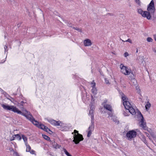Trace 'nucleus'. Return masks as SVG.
Masks as SVG:
<instances>
[{
  "instance_id": "obj_1",
  "label": "nucleus",
  "mask_w": 156,
  "mask_h": 156,
  "mask_svg": "<svg viewBox=\"0 0 156 156\" xmlns=\"http://www.w3.org/2000/svg\"><path fill=\"white\" fill-rule=\"evenodd\" d=\"M2 106L3 108L6 110L11 111L15 113L23 115L30 120L34 125L36 126L39 128L42 129L45 131L49 132L50 130L47 127L44 125L39 123L38 122L35 120L33 117L29 112L26 110H23L22 112L16 107L13 105L9 106L6 104H2Z\"/></svg>"
},
{
  "instance_id": "obj_2",
  "label": "nucleus",
  "mask_w": 156,
  "mask_h": 156,
  "mask_svg": "<svg viewBox=\"0 0 156 156\" xmlns=\"http://www.w3.org/2000/svg\"><path fill=\"white\" fill-rule=\"evenodd\" d=\"M147 10V11H143L141 9H137V11L138 13L141 15L143 17L146 18L148 20H150L151 16L154 15L155 11L154 2L153 0L148 5Z\"/></svg>"
},
{
  "instance_id": "obj_3",
  "label": "nucleus",
  "mask_w": 156,
  "mask_h": 156,
  "mask_svg": "<svg viewBox=\"0 0 156 156\" xmlns=\"http://www.w3.org/2000/svg\"><path fill=\"white\" fill-rule=\"evenodd\" d=\"M122 99L126 111L129 112L132 115H135L136 112L138 111L137 109H135L131 105L130 102L128 101V98L125 95H123L122 96Z\"/></svg>"
},
{
  "instance_id": "obj_4",
  "label": "nucleus",
  "mask_w": 156,
  "mask_h": 156,
  "mask_svg": "<svg viewBox=\"0 0 156 156\" xmlns=\"http://www.w3.org/2000/svg\"><path fill=\"white\" fill-rule=\"evenodd\" d=\"M72 134L74 135L73 141L76 144H78L80 141L83 140L82 135L79 133L78 131L74 130V132L72 133Z\"/></svg>"
},
{
  "instance_id": "obj_5",
  "label": "nucleus",
  "mask_w": 156,
  "mask_h": 156,
  "mask_svg": "<svg viewBox=\"0 0 156 156\" xmlns=\"http://www.w3.org/2000/svg\"><path fill=\"white\" fill-rule=\"evenodd\" d=\"M119 67L121 69V72L125 75H128L131 73H133L131 69L124 66L123 64H121Z\"/></svg>"
},
{
  "instance_id": "obj_6",
  "label": "nucleus",
  "mask_w": 156,
  "mask_h": 156,
  "mask_svg": "<svg viewBox=\"0 0 156 156\" xmlns=\"http://www.w3.org/2000/svg\"><path fill=\"white\" fill-rule=\"evenodd\" d=\"M136 135L137 133L135 130H132L129 131L126 134V138L128 140H131L136 136Z\"/></svg>"
},
{
  "instance_id": "obj_7",
  "label": "nucleus",
  "mask_w": 156,
  "mask_h": 156,
  "mask_svg": "<svg viewBox=\"0 0 156 156\" xmlns=\"http://www.w3.org/2000/svg\"><path fill=\"white\" fill-rule=\"evenodd\" d=\"M140 115L141 116V120L139 123L140 126L141 127V129L145 130H148V128L146 126V122L144 120L143 117L142 115L140 113Z\"/></svg>"
},
{
  "instance_id": "obj_8",
  "label": "nucleus",
  "mask_w": 156,
  "mask_h": 156,
  "mask_svg": "<svg viewBox=\"0 0 156 156\" xmlns=\"http://www.w3.org/2000/svg\"><path fill=\"white\" fill-rule=\"evenodd\" d=\"M48 121L52 125L56 126H60V124L61 123V122L60 121H57L55 120L51 119H48Z\"/></svg>"
},
{
  "instance_id": "obj_9",
  "label": "nucleus",
  "mask_w": 156,
  "mask_h": 156,
  "mask_svg": "<svg viewBox=\"0 0 156 156\" xmlns=\"http://www.w3.org/2000/svg\"><path fill=\"white\" fill-rule=\"evenodd\" d=\"M94 106L91 105L90 107L89 114L91 115L92 122L94 119Z\"/></svg>"
},
{
  "instance_id": "obj_10",
  "label": "nucleus",
  "mask_w": 156,
  "mask_h": 156,
  "mask_svg": "<svg viewBox=\"0 0 156 156\" xmlns=\"http://www.w3.org/2000/svg\"><path fill=\"white\" fill-rule=\"evenodd\" d=\"M91 41L88 39H86L83 41V44L85 46H89L92 44Z\"/></svg>"
},
{
  "instance_id": "obj_11",
  "label": "nucleus",
  "mask_w": 156,
  "mask_h": 156,
  "mask_svg": "<svg viewBox=\"0 0 156 156\" xmlns=\"http://www.w3.org/2000/svg\"><path fill=\"white\" fill-rule=\"evenodd\" d=\"M103 106L104 108H105L107 110L110 111H112V106L109 105L105 104L103 105Z\"/></svg>"
},
{
  "instance_id": "obj_12",
  "label": "nucleus",
  "mask_w": 156,
  "mask_h": 156,
  "mask_svg": "<svg viewBox=\"0 0 156 156\" xmlns=\"http://www.w3.org/2000/svg\"><path fill=\"white\" fill-rule=\"evenodd\" d=\"M92 132V126H90L88 128L87 136L89 137L91 135Z\"/></svg>"
},
{
  "instance_id": "obj_13",
  "label": "nucleus",
  "mask_w": 156,
  "mask_h": 156,
  "mask_svg": "<svg viewBox=\"0 0 156 156\" xmlns=\"http://www.w3.org/2000/svg\"><path fill=\"white\" fill-rule=\"evenodd\" d=\"M151 106V104L149 102L147 101L145 106L146 109L147 111H148Z\"/></svg>"
},
{
  "instance_id": "obj_14",
  "label": "nucleus",
  "mask_w": 156,
  "mask_h": 156,
  "mask_svg": "<svg viewBox=\"0 0 156 156\" xmlns=\"http://www.w3.org/2000/svg\"><path fill=\"white\" fill-rule=\"evenodd\" d=\"M52 144L53 147L56 149L57 148H59L61 147V146L59 145L55 142L52 143Z\"/></svg>"
},
{
  "instance_id": "obj_15",
  "label": "nucleus",
  "mask_w": 156,
  "mask_h": 156,
  "mask_svg": "<svg viewBox=\"0 0 156 156\" xmlns=\"http://www.w3.org/2000/svg\"><path fill=\"white\" fill-rule=\"evenodd\" d=\"M22 138L25 142V144H27V138L25 136L23 135H22Z\"/></svg>"
},
{
  "instance_id": "obj_16",
  "label": "nucleus",
  "mask_w": 156,
  "mask_h": 156,
  "mask_svg": "<svg viewBox=\"0 0 156 156\" xmlns=\"http://www.w3.org/2000/svg\"><path fill=\"white\" fill-rule=\"evenodd\" d=\"M14 136L16 137V139L18 140H20L21 139V137L18 134L14 135Z\"/></svg>"
},
{
  "instance_id": "obj_17",
  "label": "nucleus",
  "mask_w": 156,
  "mask_h": 156,
  "mask_svg": "<svg viewBox=\"0 0 156 156\" xmlns=\"http://www.w3.org/2000/svg\"><path fill=\"white\" fill-rule=\"evenodd\" d=\"M91 90L93 94L94 95H95L96 94L97 90L95 87L92 88Z\"/></svg>"
},
{
  "instance_id": "obj_18",
  "label": "nucleus",
  "mask_w": 156,
  "mask_h": 156,
  "mask_svg": "<svg viewBox=\"0 0 156 156\" xmlns=\"http://www.w3.org/2000/svg\"><path fill=\"white\" fill-rule=\"evenodd\" d=\"M26 146V151L27 152H29L31 149V147L29 146V145H28L27 144H25Z\"/></svg>"
},
{
  "instance_id": "obj_19",
  "label": "nucleus",
  "mask_w": 156,
  "mask_h": 156,
  "mask_svg": "<svg viewBox=\"0 0 156 156\" xmlns=\"http://www.w3.org/2000/svg\"><path fill=\"white\" fill-rule=\"evenodd\" d=\"M43 137L45 140H49L50 139V138L48 136H47L45 135H42Z\"/></svg>"
},
{
  "instance_id": "obj_20",
  "label": "nucleus",
  "mask_w": 156,
  "mask_h": 156,
  "mask_svg": "<svg viewBox=\"0 0 156 156\" xmlns=\"http://www.w3.org/2000/svg\"><path fill=\"white\" fill-rule=\"evenodd\" d=\"M131 81L133 82V84L134 85H136L137 83L136 80L134 78L131 79Z\"/></svg>"
},
{
  "instance_id": "obj_21",
  "label": "nucleus",
  "mask_w": 156,
  "mask_h": 156,
  "mask_svg": "<svg viewBox=\"0 0 156 156\" xmlns=\"http://www.w3.org/2000/svg\"><path fill=\"white\" fill-rule=\"evenodd\" d=\"M147 41L149 42H152L153 40L150 37H148L147 38Z\"/></svg>"
},
{
  "instance_id": "obj_22",
  "label": "nucleus",
  "mask_w": 156,
  "mask_h": 156,
  "mask_svg": "<svg viewBox=\"0 0 156 156\" xmlns=\"http://www.w3.org/2000/svg\"><path fill=\"white\" fill-rule=\"evenodd\" d=\"M91 86L92 87V88L95 87L96 84L95 83H94V81L91 83Z\"/></svg>"
},
{
  "instance_id": "obj_23",
  "label": "nucleus",
  "mask_w": 156,
  "mask_h": 156,
  "mask_svg": "<svg viewBox=\"0 0 156 156\" xmlns=\"http://www.w3.org/2000/svg\"><path fill=\"white\" fill-rule=\"evenodd\" d=\"M74 29H75V30L78 31L79 32H82V30L81 29H79V28H78L77 27H73V28Z\"/></svg>"
},
{
  "instance_id": "obj_24",
  "label": "nucleus",
  "mask_w": 156,
  "mask_h": 156,
  "mask_svg": "<svg viewBox=\"0 0 156 156\" xmlns=\"http://www.w3.org/2000/svg\"><path fill=\"white\" fill-rule=\"evenodd\" d=\"M135 2L136 3V4H138L140 6V0H135Z\"/></svg>"
},
{
  "instance_id": "obj_25",
  "label": "nucleus",
  "mask_w": 156,
  "mask_h": 156,
  "mask_svg": "<svg viewBox=\"0 0 156 156\" xmlns=\"http://www.w3.org/2000/svg\"><path fill=\"white\" fill-rule=\"evenodd\" d=\"M129 55V54L128 53L126 52L124 54V56L125 57H127Z\"/></svg>"
},
{
  "instance_id": "obj_26",
  "label": "nucleus",
  "mask_w": 156,
  "mask_h": 156,
  "mask_svg": "<svg viewBox=\"0 0 156 156\" xmlns=\"http://www.w3.org/2000/svg\"><path fill=\"white\" fill-rule=\"evenodd\" d=\"M15 139H16V137H15V136H14V135L12 136L10 139V140L12 141Z\"/></svg>"
},
{
  "instance_id": "obj_27",
  "label": "nucleus",
  "mask_w": 156,
  "mask_h": 156,
  "mask_svg": "<svg viewBox=\"0 0 156 156\" xmlns=\"http://www.w3.org/2000/svg\"><path fill=\"white\" fill-rule=\"evenodd\" d=\"M14 156H20L19 154L17 152H15L13 153Z\"/></svg>"
},
{
  "instance_id": "obj_28",
  "label": "nucleus",
  "mask_w": 156,
  "mask_h": 156,
  "mask_svg": "<svg viewBox=\"0 0 156 156\" xmlns=\"http://www.w3.org/2000/svg\"><path fill=\"white\" fill-rule=\"evenodd\" d=\"M125 41L128 42H129L130 43H132V42L131 40L129 38L126 41Z\"/></svg>"
},
{
  "instance_id": "obj_29",
  "label": "nucleus",
  "mask_w": 156,
  "mask_h": 156,
  "mask_svg": "<svg viewBox=\"0 0 156 156\" xmlns=\"http://www.w3.org/2000/svg\"><path fill=\"white\" fill-rule=\"evenodd\" d=\"M105 83H106L108 84L109 83L108 80H107V79H105Z\"/></svg>"
},
{
  "instance_id": "obj_30",
  "label": "nucleus",
  "mask_w": 156,
  "mask_h": 156,
  "mask_svg": "<svg viewBox=\"0 0 156 156\" xmlns=\"http://www.w3.org/2000/svg\"><path fill=\"white\" fill-rule=\"evenodd\" d=\"M152 50L155 53H156V50L155 48H153Z\"/></svg>"
},
{
  "instance_id": "obj_31",
  "label": "nucleus",
  "mask_w": 156,
  "mask_h": 156,
  "mask_svg": "<svg viewBox=\"0 0 156 156\" xmlns=\"http://www.w3.org/2000/svg\"><path fill=\"white\" fill-rule=\"evenodd\" d=\"M35 152L33 150H32L31 151H30V153L31 154H34Z\"/></svg>"
},
{
  "instance_id": "obj_32",
  "label": "nucleus",
  "mask_w": 156,
  "mask_h": 156,
  "mask_svg": "<svg viewBox=\"0 0 156 156\" xmlns=\"http://www.w3.org/2000/svg\"><path fill=\"white\" fill-rule=\"evenodd\" d=\"M123 114H124V115H125V116H128V115L125 112H124L123 113Z\"/></svg>"
},
{
  "instance_id": "obj_33",
  "label": "nucleus",
  "mask_w": 156,
  "mask_h": 156,
  "mask_svg": "<svg viewBox=\"0 0 156 156\" xmlns=\"http://www.w3.org/2000/svg\"><path fill=\"white\" fill-rule=\"evenodd\" d=\"M137 92H138V93H140V90L139 89H138V88L137 89Z\"/></svg>"
},
{
  "instance_id": "obj_34",
  "label": "nucleus",
  "mask_w": 156,
  "mask_h": 156,
  "mask_svg": "<svg viewBox=\"0 0 156 156\" xmlns=\"http://www.w3.org/2000/svg\"><path fill=\"white\" fill-rule=\"evenodd\" d=\"M152 137H153V138H154V139H156V137H155V136H152Z\"/></svg>"
},
{
  "instance_id": "obj_35",
  "label": "nucleus",
  "mask_w": 156,
  "mask_h": 156,
  "mask_svg": "<svg viewBox=\"0 0 156 156\" xmlns=\"http://www.w3.org/2000/svg\"><path fill=\"white\" fill-rule=\"evenodd\" d=\"M91 97H92V99H94V98L95 97L94 96V97L93 96V95H91Z\"/></svg>"
},
{
  "instance_id": "obj_36",
  "label": "nucleus",
  "mask_w": 156,
  "mask_h": 156,
  "mask_svg": "<svg viewBox=\"0 0 156 156\" xmlns=\"http://www.w3.org/2000/svg\"><path fill=\"white\" fill-rule=\"evenodd\" d=\"M7 48V47L6 46H5V47H4L5 49V51L6 50V48Z\"/></svg>"
},
{
  "instance_id": "obj_37",
  "label": "nucleus",
  "mask_w": 156,
  "mask_h": 156,
  "mask_svg": "<svg viewBox=\"0 0 156 156\" xmlns=\"http://www.w3.org/2000/svg\"><path fill=\"white\" fill-rule=\"evenodd\" d=\"M138 52V49H137L136 50V53H137V52Z\"/></svg>"
},
{
  "instance_id": "obj_38",
  "label": "nucleus",
  "mask_w": 156,
  "mask_h": 156,
  "mask_svg": "<svg viewBox=\"0 0 156 156\" xmlns=\"http://www.w3.org/2000/svg\"><path fill=\"white\" fill-rule=\"evenodd\" d=\"M122 42H126L125 41H124L123 40H122Z\"/></svg>"
},
{
  "instance_id": "obj_39",
  "label": "nucleus",
  "mask_w": 156,
  "mask_h": 156,
  "mask_svg": "<svg viewBox=\"0 0 156 156\" xmlns=\"http://www.w3.org/2000/svg\"><path fill=\"white\" fill-rule=\"evenodd\" d=\"M150 138V140H151V138Z\"/></svg>"
}]
</instances>
